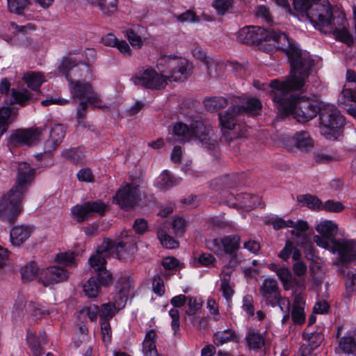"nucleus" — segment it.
I'll return each mask as SVG.
<instances>
[{"label": "nucleus", "instance_id": "4c0bfd02", "mask_svg": "<svg viewBox=\"0 0 356 356\" xmlns=\"http://www.w3.org/2000/svg\"><path fill=\"white\" fill-rule=\"evenodd\" d=\"M71 212L73 218L79 222H83L91 218L85 203L73 207L71 209Z\"/></svg>", "mask_w": 356, "mask_h": 356}, {"label": "nucleus", "instance_id": "412c9836", "mask_svg": "<svg viewBox=\"0 0 356 356\" xmlns=\"http://www.w3.org/2000/svg\"><path fill=\"white\" fill-rule=\"evenodd\" d=\"M239 105H234L227 111L219 113L218 118L222 128L228 130L233 129L237 123L236 117L242 114Z\"/></svg>", "mask_w": 356, "mask_h": 356}, {"label": "nucleus", "instance_id": "bb28decb", "mask_svg": "<svg viewBox=\"0 0 356 356\" xmlns=\"http://www.w3.org/2000/svg\"><path fill=\"white\" fill-rule=\"evenodd\" d=\"M158 335L154 330L147 332L143 342V353L144 356H159L156 347Z\"/></svg>", "mask_w": 356, "mask_h": 356}, {"label": "nucleus", "instance_id": "052dcab7", "mask_svg": "<svg viewBox=\"0 0 356 356\" xmlns=\"http://www.w3.org/2000/svg\"><path fill=\"white\" fill-rule=\"evenodd\" d=\"M220 290L226 299H229L234 294V290L229 285V278L222 277Z\"/></svg>", "mask_w": 356, "mask_h": 356}, {"label": "nucleus", "instance_id": "6e6552de", "mask_svg": "<svg viewBox=\"0 0 356 356\" xmlns=\"http://www.w3.org/2000/svg\"><path fill=\"white\" fill-rule=\"evenodd\" d=\"M131 81L135 86L156 90L165 88L168 84L164 73L158 72L149 67L139 70Z\"/></svg>", "mask_w": 356, "mask_h": 356}, {"label": "nucleus", "instance_id": "bf43d9fd", "mask_svg": "<svg viewBox=\"0 0 356 356\" xmlns=\"http://www.w3.org/2000/svg\"><path fill=\"white\" fill-rule=\"evenodd\" d=\"M313 0H293V6L296 10L300 13H305L307 16V11Z\"/></svg>", "mask_w": 356, "mask_h": 356}, {"label": "nucleus", "instance_id": "603ef678", "mask_svg": "<svg viewBox=\"0 0 356 356\" xmlns=\"http://www.w3.org/2000/svg\"><path fill=\"white\" fill-rule=\"evenodd\" d=\"M344 209V206L340 202H335L332 200L326 201L323 204H322L321 210H325L329 212L339 213Z\"/></svg>", "mask_w": 356, "mask_h": 356}, {"label": "nucleus", "instance_id": "7ed1b4c3", "mask_svg": "<svg viewBox=\"0 0 356 356\" xmlns=\"http://www.w3.org/2000/svg\"><path fill=\"white\" fill-rule=\"evenodd\" d=\"M35 170L26 163H20L15 185L0 200V218L10 223L14 222L21 213L22 200L25 192L33 179Z\"/></svg>", "mask_w": 356, "mask_h": 356}, {"label": "nucleus", "instance_id": "680f3d73", "mask_svg": "<svg viewBox=\"0 0 356 356\" xmlns=\"http://www.w3.org/2000/svg\"><path fill=\"white\" fill-rule=\"evenodd\" d=\"M62 155L64 158L73 163H77L81 159V152L75 148L63 151Z\"/></svg>", "mask_w": 356, "mask_h": 356}, {"label": "nucleus", "instance_id": "f03ea898", "mask_svg": "<svg viewBox=\"0 0 356 356\" xmlns=\"http://www.w3.org/2000/svg\"><path fill=\"white\" fill-rule=\"evenodd\" d=\"M237 39L243 43L254 44L267 53L282 50L290 63L297 58L299 54L304 52L284 33L273 29H266L254 26L243 27L238 32Z\"/></svg>", "mask_w": 356, "mask_h": 356}, {"label": "nucleus", "instance_id": "ddd939ff", "mask_svg": "<svg viewBox=\"0 0 356 356\" xmlns=\"http://www.w3.org/2000/svg\"><path fill=\"white\" fill-rule=\"evenodd\" d=\"M198 140L207 149L214 148L217 144V136L209 126L201 121H195L191 124V140Z\"/></svg>", "mask_w": 356, "mask_h": 356}, {"label": "nucleus", "instance_id": "49530a36", "mask_svg": "<svg viewBox=\"0 0 356 356\" xmlns=\"http://www.w3.org/2000/svg\"><path fill=\"white\" fill-rule=\"evenodd\" d=\"M157 236L161 245L168 249L176 248L179 246V242L163 231L157 232Z\"/></svg>", "mask_w": 356, "mask_h": 356}, {"label": "nucleus", "instance_id": "a19ab883", "mask_svg": "<svg viewBox=\"0 0 356 356\" xmlns=\"http://www.w3.org/2000/svg\"><path fill=\"white\" fill-rule=\"evenodd\" d=\"M245 339L250 348L260 349L264 346V337L258 332H250Z\"/></svg>", "mask_w": 356, "mask_h": 356}, {"label": "nucleus", "instance_id": "c85d7f7f", "mask_svg": "<svg viewBox=\"0 0 356 356\" xmlns=\"http://www.w3.org/2000/svg\"><path fill=\"white\" fill-rule=\"evenodd\" d=\"M17 115V111L10 107L0 108V138L5 134L10 123L14 121Z\"/></svg>", "mask_w": 356, "mask_h": 356}, {"label": "nucleus", "instance_id": "de8ad7c7", "mask_svg": "<svg viewBox=\"0 0 356 356\" xmlns=\"http://www.w3.org/2000/svg\"><path fill=\"white\" fill-rule=\"evenodd\" d=\"M193 54L197 59L204 62L207 66L208 72L210 73L211 67L215 65V62L213 60V59L209 58L206 53L200 47H195L193 49Z\"/></svg>", "mask_w": 356, "mask_h": 356}, {"label": "nucleus", "instance_id": "f704fd0d", "mask_svg": "<svg viewBox=\"0 0 356 356\" xmlns=\"http://www.w3.org/2000/svg\"><path fill=\"white\" fill-rule=\"evenodd\" d=\"M23 79L27 86L33 90H37L45 81L42 74L36 72L26 73L24 75Z\"/></svg>", "mask_w": 356, "mask_h": 356}, {"label": "nucleus", "instance_id": "a18cd8bd", "mask_svg": "<svg viewBox=\"0 0 356 356\" xmlns=\"http://www.w3.org/2000/svg\"><path fill=\"white\" fill-rule=\"evenodd\" d=\"M85 204L91 217L95 214L103 215L106 209V204L99 200L86 202Z\"/></svg>", "mask_w": 356, "mask_h": 356}, {"label": "nucleus", "instance_id": "2eb2a0df", "mask_svg": "<svg viewBox=\"0 0 356 356\" xmlns=\"http://www.w3.org/2000/svg\"><path fill=\"white\" fill-rule=\"evenodd\" d=\"M137 241L134 236H123L118 241L111 240L110 251L115 253L120 259H127L133 257L137 251Z\"/></svg>", "mask_w": 356, "mask_h": 356}, {"label": "nucleus", "instance_id": "6e6d98bb", "mask_svg": "<svg viewBox=\"0 0 356 356\" xmlns=\"http://www.w3.org/2000/svg\"><path fill=\"white\" fill-rule=\"evenodd\" d=\"M26 307L25 301L22 298L19 299L15 303L12 312V317L15 320L22 318L24 314V308Z\"/></svg>", "mask_w": 356, "mask_h": 356}, {"label": "nucleus", "instance_id": "6ab92c4d", "mask_svg": "<svg viewBox=\"0 0 356 356\" xmlns=\"http://www.w3.org/2000/svg\"><path fill=\"white\" fill-rule=\"evenodd\" d=\"M10 82L6 79H3L1 82L0 91L1 94L6 95L9 98L6 100L8 103L24 105L31 98V95L27 90H17L12 89L10 91Z\"/></svg>", "mask_w": 356, "mask_h": 356}, {"label": "nucleus", "instance_id": "5701e85b", "mask_svg": "<svg viewBox=\"0 0 356 356\" xmlns=\"http://www.w3.org/2000/svg\"><path fill=\"white\" fill-rule=\"evenodd\" d=\"M34 2L40 5L42 8H49L54 0H33ZM8 8L11 13L18 15L23 13L24 8L29 3V0H7Z\"/></svg>", "mask_w": 356, "mask_h": 356}, {"label": "nucleus", "instance_id": "f3484780", "mask_svg": "<svg viewBox=\"0 0 356 356\" xmlns=\"http://www.w3.org/2000/svg\"><path fill=\"white\" fill-rule=\"evenodd\" d=\"M259 292L262 296V300L265 301L268 305L276 306L280 292L275 280L270 277L265 278L259 286Z\"/></svg>", "mask_w": 356, "mask_h": 356}, {"label": "nucleus", "instance_id": "ea45409f", "mask_svg": "<svg viewBox=\"0 0 356 356\" xmlns=\"http://www.w3.org/2000/svg\"><path fill=\"white\" fill-rule=\"evenodd\" d=\"M26 341L35 356H40L43 354L42 349L38 343V338L35 333L31 330L27 331Z\"/></svg>", "mask_w": 356, "mask_h": 356}, {"label": "nucleus", "instance_id": "473e14b6", "mask_svg": "<svg viewBox=\"0 0 356 356\" xmlns=\"http://www.w3.org/2000/svg\"><path fill=\"white\" fill-rule=\"evenodd\" d=\"M180 181V178L174 177L168 170H164L157 179L156 186L161 190H166Z\"/></svg>", "mask_w": 356, "mask_h": 356}, {"label": "nucleus", "instance_id": "aec40b11", "mask_svg": "<svg viewBox=\"0 0 356 356\" xmlns=\"http://www.w3.org/2000/svg\"><path fill=\"white\" fill-rule=\"evenodd\" d=\"M42 134V129L31 127L25 129H17L11 135V138L22 145H31L38 143Z\"/></svg>", "mask_w": 356, "mask_h": 356}, {"label": "nucleus", "instance_id": "f8f14e48", "mask_svg": "<svg viewBox=\"0 0 356 356\" xmlns=\"http://www.w3.org/2000/svg\"><path fill=\"white\" fill-rule=\"evenodd\" d=\"M331 252L337 253L339 261L343 264L356 261V243L353 240L332 239Z\"/></svg>", "mask_w": 356, "mask_h": 356}, {"label": "nucleus", "instance_id": "5fc2aeb1", "mask_svg": "<svg viewBox=\"0 0 356 356\" xmlns=\"http://www.w3.org/2000/svg\"><path fill=\"white\" fill-rule=\"evenodd\" d=\"M127 37L133 47H136L138 49L142 47L143 44L142 39L134 29H128L127 31Z\"/></svg>", "mask_w": 356, "mask_h": 356}, {"label": "nucleus", "instance_id": "c9c22d12", "mask_svg": "<svg viewBox=\"0 0 356 356\" xmlns=\"http://www.w3.org/2000/svg\"><path fill=\"white\" fill-rule=\"evenodd\" d=\"M38 266L35 262H30L21 269L22 279L23 282H29L34 279L38 280V275L40 273Z\"/></svg>", "mask_w": 356, "mask_h": 356}, {"label": "nucleus", "instance_id": "c03bdc74", "mask_svg": "<svg viewBox=\"0 0 356 356\" xmlns=\"http://www.w3.org/2000/svg\"><path fill=\"white\" fill-rule=\"evenodd\" d=\"M116 305L113 303H105L102 305L99 309V316L102 321H108L118 311Z\"/></svg>", "mask_w": 356, "mask_h": 356}, {"label": "nucleus", "instance_id": "774afa93", "mask_svg": "<svg viewBox=\"0 0 356 356\" xmlns=\"http://www.w3.org/2000/svg\"><path fill=\"white\" fill-rule=\"evenodd\" d=\"M56 259L65 266H71L74 261V254L72 252L60 253L57 254Z\"/></svg>", "mask_w": 356, "mask_h": 356}, {"label": "nucleus", "instance_id": "1a4fd4ad", "mask_svg": "<svg viewBox=\"0 0 356 356\" xmlns=\"http://www.w3.org/2000/svg\"><path fill=\"white\" fill-rule=\"evenodd\" d=\"M140 184V179H136L131 183H127L120 187L114 197L116 204L124 209H129L135 207L141 199Z\"/></svg>", "mask_w": 356, "mask_h": 356}, {"label": "nucleus", "instance_id": "39448f33", "mask_svg": "<svg viewBox=\"0 0 356 356\" xmlns=\"http://www.w3.org/2000/svg\"><path fill=\"white\" fill-rule=\"evenodd\" d=\"M321 133L328 140H336L340 129L345 124V119L334 105H325L319 109Z\"/></svg>", "mask_w": 356, "mask_h": 356}, {"label": "nucleus", "instance_id": "c756f323", "mask_svg": "<svg viewBox=\"0 0 356 356\" xmlns=\"http://www.w3.org/2000/svg\"><path fill=\"white\" fill-rule=\"evenodd\" d=\"M297 148L302 151H309L314 147V140L306 131L297 132L293 137Z\"/></svg>", "mask_w": 356, "mask_h": 356}, {"label": "nucleus", "instance_id": "a211bd4d", "mask_svg": "<svg viewBox=\"0 0 356 356\" xmlns=\"http://www.w3.org/2000/svg\"><path fill=\"white\" fill-rule=\"evenodd\" d=\"M240 241V236L236 234L215 238L212 241L211 248L217 254L223 250L226 254H233L238 250Z\"/></svg>", "mask_w": 356, "mask_h": 356}, {"label": "nucleus", "instance_id": "b1692460", "mask_svg": "<svg viewBox=\"0 0 356 356\" xmlns=\"http://www.w3.org/2000/svg\"><path fill=\"white\" fill-rule=\"evenodd\" d=\"M32 232L33 227L31 226H15L10 230V241L13 245L19 246L30 237Z\"/></svg>", "mask_w": 356, "mask_h": 356}, {"label": "nucleus", "instance_id": "338daca9", "mask_svg": "<svg viewBox=\"0 0 356 356\" xmlns=\"http://www.w3.org/2000/svg\"><path fill=\"white\" fill-rule=\"evenodd\" d=\"M153 291L157 295L161 296L165 292L164 283L163 279L159 276H154L152 282Z\"/></svg>", "mask_w": 356, "mask_h": 356}, {"label": "nucleus", "instance_id": "393cba45", "mask_svg": "<svg viewBox=\"0 0 356 356\" xmlns=\"http://www.w3.org/2000/svg\"><path fill=\"white\" fill-rule=\"evenodd\" d=\"M65 132V128L60 124H56L51 128L49 138L45 142L47 151L55 149L62 143Z\"/></svg>", "mask_w": 356, "mask_h": 356}, {"label": "nucleus", "instance_id": "4d7b16f0", "mask_svg": "<svg viewBox=\"0 0 356 356\" xmlns=\"http://www.w3.org/2000/svg\"><path fill=\"white\" fill-rule=\"evenodd\" d=\"M188 309L186 312L188 316H194L196 312L201 308L202 302L199 301L196 298L188 297Z\"/></svg>", "mask_w": 356, "mask_h": 356}, {"label": "nucleus", "instance_id": "13d9d810", "mask_svg": "<svg viewBox=\"0 0 356 356\" xmlns=\"http://www.w3.org/2000/svg\"><path fill=\"white\" fill-rule=\"evenodd\" d=\"M101 332L104 342L106 343H110L112 337V331L108 321H102Z\"/></svg>", "mask_w": 356, "mask_h": 356}, {"label": "nucleus", "instance_id": "4468645a", "mask_svg": "<svg viewBox=\"0 0 356 356\" xmlns=\"http://www.w3.org/2000/svg\"><path fill=\"white\" fill-rule=\"evenodd\" d=\"M70 90L73 97L80 101L88 102L90 105L97 106L95 104L100 101L97 93L92 90L91 85L88 82L76 81L69 83Z\"/></svg>", "mask_w": 356, "mask_h": 356}, {"label": "nucleus", "instance_id": "79ce46f5", "mask_svg": "<svg viewBox=\"0 0 356 356\" xmlns=\"http://www.w3.org/2000/svg\"><path fill=\"white\" fill-rule=\"evenodd\" d=\"M173 131L180 141L191 140V127H188L186 124L177 122L174 126Z\"/></svg>", "mask_w": 356, "mask_h": 356}, {"label": "nucleus", "instance_id": "cd10ccee", "mask_svg": "<svg viewBox=\"0 0 356 356\" xmlns=\"http://www.w3.org/2000/svg\"><path fill=\"white\" fill-rule=\"evenodd\" d=\"M316 230L321 236L332 241L338 233V225L332 220H323L316 225Z\"/></svg>", "mask_w": 356, "mask_h": 356}, {"label": "nucleus", "instance_id": "4be33fe9", "mask_svg": "<svg viewBox=\"0 0 356 356\" xmlns=\"http://www.w3.org/2000/svg\"><path fill=\"white\" fill-rule=\"evenodd\" d=\"M305 304L304 298L301 293L294 295L291 318L295 324H302L305 321Z\"/></svg>", "mask_w": 356, "mask_h": 356}, {"label": "nucleus", "instance_id": "7c9ffc66", "mask_svg": "<svg viewBox=\"0 0 356 356\" xmlns=\"http://www.w3.org/2000/svg\"><path fill=\"white\" fill-rule=\"evenodd\" d=\"M91 3L99 9L104 16H112L118 10V0H94Z\"/></svg>", "mask_w": 356, "mask_h": 356}, {"label": "nucleus", "instance_id": "20e7f679", "mask_svg": "<svg viewBox=\"0 0 356 356\" xmlns=\"http://www.w3.org/2000/svg\"><path fill=\"white\" fill-rule=\"evenodd\" d=\"M157 67L164 73L167 82L184 81L191 74V66L188 61L182 57L163 56L158 59Z\"/></svg>", "mask_w": 356, "mask_h": 356}, {"label": "nucleus", "instance_id": "e433bc0d", "mask_svg": "<svg viewBox=\"0 0 356 356\" xmlns=\"http://www.w3.org/2000/svg\"><path fill=\"white\" fill-rule=\"evenodd\" d=\"M242 110V114H247L250 116H254L258 114L261 108L260 101L256 98H250L247 100L245 105L239 106Z\"/></svg>", "mask_w": 356, "mask_h": 356}, {"label": "nucleus", "instance_id": "3c124183", "mask_svg": "<svg viewBox=\"0 0 356 356\" xmlns=\"http://www.w3.org/2000/svg\"><path fill=\"white\" fill-rule=\"evenodd\" d=\"M27 309L31 314V315L36 318H39L49 314V311L45 309L43 306L32 302L29 304Z\"/></svg>", "mask_w": 356, "mask_h": 356}, {"label": "nucleus", "instance_id": "864d4df0", "mask_svg": "<svg viewBox=\"0 0 356 356\" xmlns=\"http://www.w3.org/2000/svg\"><path fill=\"white\" fill-rule=\"evenodd\" d=\"M242 309L248 316L254 315V300L251 295L247 294L243 298Z\"/></svg>", "mask_w": 356, "mask_h": 356}, {"label": "nucleus", "instance_id": "58836bf2", "mask_svg": "<svg viewBox=\"0 0 356 356\" xmlns=\"http://www.w3.org/2000/svg\"><path fill=\"white\" fill-rule=\"evenodd\" d=\"M297 199L299 202L305 204L309 209H321L322 202L316 196L310 194H305L298 195Z\"/></svg>", "mask_w": 356, "mask_h": 356}, {"label": "nucleus", "instance_id": "e2e57ef3", "mask_svg": "<svg viewBox=\"0 0 356 356\" xmlns=\"http://www.w3.org/2000/svg\"><path fill=\"white\" fill-rule=\"evenodd\" d=\"M216 262L215 257L209 253H202L198 257V263L202 266L212 267Z\"/></svg>", "mask_w": 356, "mask_h": 356}, {"label": "nucleus", "instance_id": "a878e982", "mask_svg": "<svg viewBox=\"0 0 356 356\" xmlns=\"http://www.w3.org/2000/svg\"><path fill=\"white\" fill-rule=\"evenodd\" d=\"M236 202H232L231 200L228 201L229 205L233 207L241 206L249 209L254 208L261 204V198L259 196L253 195L248 193L238 194L236 197Z\"/></svg>", "mask_w": 356, "mask_h": 356}, {"label": "nucleus", "instance_id": "0eeeda50", "mask_svg": "<svg viewBox=\"0 0 356 356\" xmlns=\"http://www.w3.org/2000/svg\"><path fill=\"white\" fill-rule=\"evenodd\" d=\"M110 245L111 240L104 239L102 245L88 259L90 268L97 273L98 281L102 286H109L113 283L112 275L106 268V257L111 254Z\"/></svg>", "mask_w": 356, "mask_h": 356}, {"label": "nucleus", "instance_id": "423d86ee", "mask_svg": "<svg viewBox=\"0 0 356 356\" xmlns=\"http://www.w3.org/2000/svg\"><path fill=\"white\" fill-rule=\"evenodd\" d=\"M336 12L340 11L332 8L327 0H313L307 17L316 29L324 32L332 24Z\"/></svg>", "mask_w": 356, "mask_h": 356}, {"label": "nucleus", "instance_id": "09e8293b", "mask_svg": "<svg viewBox=\"0 0 356 356\" xmlns=\"http://www.w3.org/2000/svg\"><path fill=\"white\" fill-rule=\"evenodd\" d=\"M232 0H214L212 2V6L217 13L220 15H225L232 6Z\"/></svg>", "mask_w": 356, "mask_h": 356}, {"label": "nucleus", "instance_id": "f257e3e1", "mask_svg": "<svg viewBox=\"0 0 356 356\" xmlns=\"http://www.w3.org/2000/svg\"><path fill=\"white\" fill-rule=\"evenodd\" d=\"M290 64L291 74L285 81H271V96L282 115H292L298 122L305 123L316 117L320 108L313 99L305 96L293 95L290 92L300 90L303 88L314 66V60L308 52L304 51Z\"/></svg>", "mask_w": 356, "mask_h": 356}, {"label": "nucleus", "instance_id": "0e129e2a", "mask_svg": "<svg viewBox=\"0 0 356 356\" xmlns=\"http://www.w3.org/2000/svg\"><path fill=\"white\" fill-rule=\"evenodd\" d=\"M186 222L184 219L181 218H176L174 219L172 227L176 235H181L186 228Z\"/></svg>", "mask_w": 356, "mask_h": 356}, {"label": "nucleus", "instance_id": "9d476101", "mask_svg": "<svg viewBox=\"0 0 356 356\" xmlns=\"http://www.w3.org/2000/svg\"><path fill=\"white\" fill-rule=\"evenodd\" d=\"M332 24L327 29H325V33H332L334 38L350 46L354 42V38L352 34L348 31L346 17L341 12H336L334 14Z\"/></svg>", "mask_w": 356, "mask_h": 356}, {"label": "nucleus", "instance_id": "72a5a7b5", "mask_svg": "<svg viewBox=\"0 0 356 356\" xmlns=\"http://www.w3.org/2000/svg\"><path fill=\"white\" fill-rule=\"evenodd\" d=\"M103 286L98 281V277H91L83 285V291L88 298H95L100 292L101 287Z\"/></svg>", "mask_w": 356, "mask_h": 356}, {"label": "nucleus", "instance_id": "2f4dec72", "mask_svg": "<svg viewBox=\"0 0 356 356\" xmlns=\"http://www.w3.org/2000/svg\"><path fill=\"white\" fill-rule=\"evenodd\" d=\"M239 339L238 336L232 329L216 332L213 336L214 343L218 346L231 341L237 343Z\"/></svg>", "mask_w": 356, "mask_h": 356}, {"label": "nucleus", "instance_id": "dca6fc26", "mask_svg": "<svg viewBox=\"0 0 356 356\" xmlns=\"http://www.w3.org/2000/svg\"><path fill=\"white\" fill-rule=\"evenodd\" d=\"M67 277L68 273L64 268L53 266L40 270L38 282L47 287L66 280Z\"/></svg>", "mask_w": 356, "mask_h": 356}, {"label": "nucleus", "instance_id": "37998d69", "mask_svg": "<svg viewBox=\"0 0 356 356\" xmlns=\"http://www.w3.org/2000/svg\"><path fill=\"white\" fill-rule=\"evenodd\" d=\"M205 107L209 110L221 109L228 104L227 100L222 97L207 99L204 102Z\"/></svg>", "mask_w": 356, "mask_h": 356}, {"label": "nucleus", "instance_id": "8fccbe9b", "mask_svg": "<svg viewBox=\"0 0 356 356\" xmlns=\"http://www.w3.org/2000/svg\"><path fill=\"white\" fill-rule=\"evenodd\" d=\"M339 346L344 353H350L355 348V339L351 336H345L340 340Z\"/></svg>", "mask_w": 356, "mask_h": 356}, {"label": "nucleus", "instance_id": "9b49d317", "mask_svg": "<svg viewBox=\"0 0 356 356\" xmlns=\"http://www.w3.org/2000/svg\"><path fill=\"white\" fill-rule=\"evenodd\" d=\"M58 70L69 83L74 82L73 78L87 77L91 74L90 67L88 64L85 63L77 64L75 60L69 57L62 60Z\"/></svg>", "mask_w": 356, "mask_h": 356}, {"label": "nucleus", "instance_id": "69168bd1", "mask_svg": "<svg viewBox=\"0 0 356 356\" xmlns=\"http://www.w3.org/2000/svg\"><path fill=\"white\" fill-rule=\"evenodd\" d=\"M77 178L81 181L91 183L95 181V177L89 168H83L77 173Z\"/></svg>", "mask_w": 356, "mask_h": 356}]
</instances>
